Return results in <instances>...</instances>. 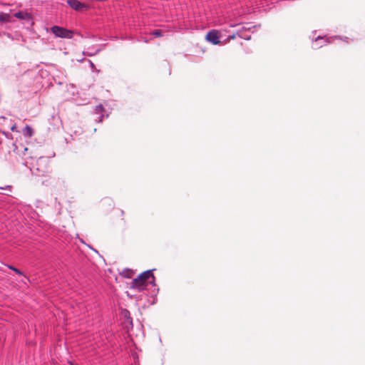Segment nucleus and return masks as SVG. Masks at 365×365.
I'll use <instances>...</instances> for the list:
<instances>
[{
    "mask_svg": "<svg viewBox=\"0 0 365 365\" xmlns=\"http://www.w3.org/2000/svg\"><path fill=\"white\" fill-rule=\"evenodd\" d=\"M130 288L138 291L151 290V293L156 294L159 289L155 284V278L153 270L149 269L141 273L131 282Z\"/></svg>",
    "mask_w": 365,
    "mask_h": 365,
    "instance_id": "1",
    "label": "nucleus"
},
{
    "mask_svg": "<svg viewBox=\"0 0 365 365\" xmlns=\"http://www.w3.org/2000/svg\"><path fill=\"white\" fill-rule=\"evenodd\" d=\"M51 31L53 34L56 37L62 38H72L73 36V31L71 30H68L66 28L59 26H53L51 28Z\"/></svg>",
    "mask_w": 365,
    "mask_h": 365,
    "instance_id": "2",
    "label": "nucleus"
},
{
    "mask_svg": "<svg viewBox=\"0 0 365 365\" xmlns=\"http://www.w3.org/2000/svg\"><path fill=\"white\" fill-rule=\"evenodd\" d=\"M206 39L214 45L218 44L220 43L218 31L216 30L210 31L206 36Z\"/></svg>",
    "mask_w": 365,
    "mask_h": 365,
    "instance_id": "3",
    "label": "nucleus"
},
{
    "mask_svg": "<svg viewBox=\"0 0 365 365\" xmlns=\"http://www.w3.org/2000/svg\"><path fill=\"white\" fill-rule=\"evenodd\" d=\"M14 16L19 19L24 20L27 22H30L33 20L32 15L30 13L25 11H19L15 13L14 14Z\"/></svg>",
    "mask_w": 365,
    "mask_h": 365,
    "instance_id": "4",
    "label": "nucleus"
},
{
    "mask_svg": "<svg viewBox=\"0 0 365 365\" xmlns=\"http://www.w3.org/2000/svg\"><path fill=\"white\" fill-rule=\"evenodd\" d=\"M67 4L75 11L87 9L88 6L78 0H67Z\"/></svg>",
    "mask_w": 365,
    "mask_h": 365,
    "instance_id": "5",
    "label": "nucleus"
},
{
    "mask_svg": "<svg viewBox=\"0 0 365 365\" xmlns=\"http://www.w3.org/2000/svg\"><path fill=\"white\" fill-rule=\"evenodd\" d=\"M14 20L12 19L9 14L1 12L0 13V23H13Z\"/></svg>",
    "mask_w": 365,
    "mask_h": 365,
    "instance_id": "6",
    "label": "nucleus"
},
{
    "mask_svg": "<svg viewBox=\"0 0 365 365\" xmlns=\"http://www.w3.org/2000/svg\"><path fill=\"white\" fill-rule=\"evenodd\" d=\"M103 111H104V108L101 104H99L95 107L94 113L96 114L100 115V116H98L97 118V119H96V121H98V122L102 121L103 118L104 117V115L102 114V113Z\"/></svg>",
    "mask_w": 365,
    "mask_h": 365,
    "instance_id": "7",
    "label": "nucleus"
},
{
    "mask_svg": "<svg viewBox=\"0 0 365 365\" xmlns=\"http://www.w3.org/2000/svg\"><path fill=\"white\" fill-rule=\"evenodd\" d=\"M22 133L24 137L31 138L34 134V129L30 125H26L24 128L23 130H22Z\"/></svg>",
    "mask_w": 365,
    "mask_h": 365,
    "instance_id": "8",
    "label": "nucleus"
},
{
    "mask_svg": "<svg viewBox=\"0 0 365 365\" xmlns=\"http://www.w3.org/2000/svg\"><path fill=\"white\" fill-rule=\"evenodd\" d=\"M99 51H100L99 48L96 49V50L89 48V51H88L86 52H83V54L87 55L88 56H95L96 54H97Z\"/></svg>",
    "mask_w": 365,
    "mask_h": 365,
    "instance_id": "9",
    "label": "nucleus"
},
{
    "mask_svg": "<svg viewBox=\"0 0 365 365\" xmlns=\"http://www.w3.org/2000/svg\"><path fill=\"white\" fill-rule=\"evenodd\" d=\"M150 34L155 36V37H160L163 36V33L161 30L156 29L150 32Z\"/></svg>",
    "mask_w": 365,
    "mask_h": 365,
    "instance_id": "10",
    "label": "nucleus"
},
{
    "mask_svg": "<svg viewBox=\"0 0 365 365\" xmlns=\"http://www.w3.org/2000/svg\"><path fill=\"white\" fill-rule=\"evenodd\" d=\"M9 268L12 269V270H14L18 274H20V275L22 274V272L19 269H16V268H15V267H14L12 266H9Z\"/></svg>",
    "mask_w": 365,
    "mask_h": 365,
    "instance_id": "11",
    "label": "nucleus"
},
{
    "mask_svg": "<svg viewBox=\"0 0 365 365\" xmlns=\"http://www.w3.org/2000/svg\"><path fill=\"white\" fill-rule=\"evenodd\" d=\"M88 61L89 63V65H90L91 69L93 71L96 70V66H95L94 63L91 60H88Z\"/></svg>",
    "mask_w": 365,
    "mask_h": 365,
    "instance_id": "12",
    "label": "nucleus"
},
{
    "mask_svg": "<svg viewBox=\"0 0 365 365\" xmlns=\"http://www.w3.org/2000/svg\"><path fill=\"white\" fill-rule=\"evenodd\" d=\"M11 130L12 131H14H14H17V130H16V125L15 124H14V125H13L11 126Z\"/></svg>",
    "mask_w": 365,
    "mask_h": 365,
    "instance_id": "13",
    "label": "nucleus"
},
{
    "mask_svg": "<svg viewBox=\"0 0 365 365\" xmlns=\"http://www.w3.org/2000/svg\"><path fill=\"white\" fill-rule=\"evenodd\" d=\"M0 189H9V190H11V185H6L5 187H0Z\"/></svg>",
    "mask_w": 365,
    "mask_h": 365,
    "instance_id": "14",
    "label": "nucleus"
},
{
    "mask_svg": "<svg viewBox=\"0 0 365 365\" xmlns=\"http://www.w3.org/2000/svg\"><path fill=\"white\" fill-rule=\"evenodd\" d=\"M318 40H324V38H322V37H319V36L318 38H317L315 39V41H317Z\"/></svg>",
    "mask_w": 365,
    "mask_h": 365,
    "instance_id": "15",
    "label": "nucleus"
},
{
    "mask_svg": "<svg viewBox=\"0 0 365 365\" xmlns=\"http://www.w3.org/2000/svg\"><path fill=\"white\" fill-rule=\"evenodd\" d=\"M79 62H83L84 61V58H80L79 60H78Z\"/></svg>",
    "mask_w": 365,
    "mask_h": 365,
    "instance_id": "16",
    "label": "nucleus"
},
{
    "mask_svg": "<svg viewBox=\"0 0 365 365\" xmlns=\"http://www.w3.org/2000/svg\"><path fill=\"white\" fill-rule=\"evenodd\" d=\"M79 62H83L84 61V58H80L79 60H78Z\"/></svg>",
    "mask_w": 365,
    "mask_h": 365,
    "instance_id": "17",
    "label": "nucleus"
},
{
    "mask_svg": "<svg viewBox=\"0 0 365 365\" xmlns=\"http://www.w3.org/2000/svg\"><path fill=\"white\" fill-rule=\"evenodd\" d=\"M229 38L233 39L235 38V35L230 36Z\"/></svg>",
    "mask_w": 365,
    "mask_h": 365,
    "instance_id": "18",
    "label": "nucleus"
},
{
    "mask_svg": "<svg viewBox=\"0 0 365 365\" xmlns=\"http://www.w3.org/2000/svg\"><path fill=\"white\" fill-rule=\"evenodd\" d=\"M27 150H28V148H24V152H25V151H27Z\"/></svg>",
    "mask_w": 365,
    "mask_h": 365,
    "instance_id": "19",
    "label": "nucleus"
},
{
    "mask_svg": "<svg viewBox=\"0 0 365 365\" xmlns=\"http://www.w3.org/2000/svg\"><path fill=\"white\" fill-rule=\"evenodd\" d=\"M16 150H17L16 152L19 153V151L18 150V147L16 146V148H15Z\"/></svg>",
    "mask_w": 365,
    "mask_h": 365,
    "instance_id": "20",
    "label": "nucleus"
},
{
    "mask_svg": "<svg viewBox=\"0 0 365 365\" xmlns=\"http://www.w3.org/2000/svg\"><path fill=\"white\" fill-rule=\"evenodd\" d=\"M245 38L247 39V40H249L250 38V37L249 36V37Z\"/></svg>",
    "mask_w": 365,
    "mask_h": 365,
    "instance_id": "21",
    "label": "nucleus"
},
{
    "mask_svg": "<svg viewBox=\"0 0 365 365\" xmlns=\"http://www.w3.org/2000/svg\"><path fill=\"white\" fill-rule=\"evenodd\" d=\"M123 276H124L125 277H129L128 275H125V274H124Z\"/></svg>",
    "mask_w": 365,
    "mask_h": 365,
    "instance_id": "22",
    "label": "nucleus"
}]
</instances>
